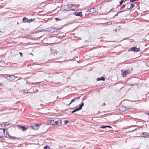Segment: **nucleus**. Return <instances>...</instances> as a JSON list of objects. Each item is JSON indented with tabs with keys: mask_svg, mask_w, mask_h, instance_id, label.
Returning <instances> with one entry per match:
<instances>
[{
	"mask_svg": "<svg viewBox=\"0 0 149 149\" xmlns=\"http://www.w3.org/2000/svg\"><path fill=\"white\" fill-rule=\"evenodd\" d=\"M146 114L148 115V116H149V113H146Z\"/></svg>",
	"mask_w": 149,
	"mask_h": 149,
	"instance_id": "obj_40",
	"label": "nucleus"
},
{
	"mask_svg": "<svg viewBox=\"0 0 149 149\" xmlns=\"http://www.w3.org/2000/svg\"><path fill=\"white\" fill-rule=\"evenodd\" d=\"M64 122L65 124H66L68 123L69 121L68 120H66L64 121Z\"/></svg>",
	"mask_w": 149,
	"mask_h": 149,
	"instance_id": "obj_28",
	"label": "nucleus"
},
{
	"mask_svg": "<svg viewBox=\"0 0 149 149\" xmlns=\"http://www.w3.org/2000/svg\"><path fill=\"white\" fill-rule=\"evenodd\" d=\"M142 135L144 137H148L149 136V133L143 132L142 133Z\"/></svg>",
	"mask_w": 149,
	"mask_h": 149,
	"instance_id": "obj_12",
	"label": "nucleus"
},
{
	"mask_svg": "<svg viewBox=\"0 0 149 149\" xmlns=\"http://www.w3.org/2000/svg\"><path fill=\"white\" fill-rule=\"evenodd\" d=\"M136 129H135L134 130H136Z\"/></svg>",
	"mask_w": 149,
	"mask_h": 149,
	"instance_id": "obj_44",
	"label": "nucleus"
},
{
	"mask_svg": "<svg viewBox=\"0 0 149 149\" xmlns=\"http://www.w3.org/2000/svg\"><path fill=\"white\" fill-rule=\"evenodd\" d=\"M91 10V9H89L88 10V11H89V12L91 13V10Z\"/></svg>",
	"mask_w": 149,
	"mask_h": 149,
	"instance_id": "obj_37",
	"label": "nucleus"
},
{
	"mask_svg": "<svg viewBox=\"0 0 149 149\" xmlns=\"http://www.w3.org/2000/svg\"><path fill=\"white\" fill-rule=\"evenodd\" d=\"M21 128L23 131L26 130L28 128L27 127L26 128L25 127L23 126H21Z\"/></svg>",
	"mask_w": 149,
	"mask_h": 149,
	"instance_id": "obj_20",
	"label": "nucleus"
},
{
	"mask_svg": "<svg viewBox=\"0 0 149 149\" xmlns=\"http://www.w3.org/2000/svg\"><path fill=\"white\" fill-rule=\"evenodd\" d=\"M44 148L46 149H52V148L51 149V148L49 146H47V145L46 146H45L44 147Z\"/></svg>",
	"mask_w": 149,
	"mask_h": 149,
	"instance_id": "obj_22",
	"label": "nucleus"
},
{
	"mask_svg": "<svg viewBox=\"0 0 149 149\" xmlns=\"http://www.w3.org/2000/svg\"><path fill=\"white\" fill-rule=\"evenodd\" d=\"M84 103L83 102V101H82L81 102V104L79 105V108L76 109H75L72 111L71 113H74L77 111L81 110L82 109V107L84 106Z\"/></svg>",
	"mask_w": 149,
	"mask_h": 149,
	"instance_id": "obj_3",
	"label": "nucleus"
},
{
	"mask_svg": "<svg viewBox=\"0 0 149 149\" xmlns=\"http://www.w3.org/2000/svg\"><path fill=\"white\" fill-rule=\"evenodd\" d=\"M70 5L71 6H73V7H74L75 6H76V5H74V4H71Z\"/></svg>",
	"mask_w": 149,
	"mask_h": 149,
	"instance_id": "obj_32",
	"label": "nucleus"
},
{
	"mask_svg": "<svg viewBox=\"0 0 149 149\" xmlns=\"http://www.w3.org/2000/svg\"><path fill=\"white\" fill-rule=\"evenodd\" d=\"M134 130H133L132 131H129V132H133V131H134Z\"/></svg>",
	"mask_w": 149,
	"mask_h": 149,
	"instance_id": "obj_38",
	"label": "nucleus"
},
{
	"mask_svg": "<svg viewBox=\"0 0 149 149\" xmlns=\"http://www.w3.org/2000/svg\"><path fill=\"white\" fill-rule=\"evenodd\" d=\"M123 2V0H122L120 2V6L121 5H122Z\"/></svg>",
	"mask_w": 149,
	"mask_h": 149,
	"instance_id": "obj_27",
	"label": "nucleus"
},
{
	"mask_svg": "<svg viewBox=\"0 0 149 149\" xmlns=\"http://www.w3.org/2000/svg\"><path fill=\"white\" fill-rule=\"evenodd\" d=\"M23 22H28V19L26 17H24L23 18Z\"/></svg>",
	"mask_w": 149,
	"mask_h": 149,
	"instance_id": "obj_16",
	"label": "nucleus"
},
{
	"mask_svg": "<svg viewBox=\"0 0 149 149\" xmlns=\"http://www.w3.org/2000/svg\"><path fill=\"white\" fill-rule=\"evenodd\" d=\"M61 28L58 29L57 28H54L53 27H51L49 28V32L51 33H53L57 32L58 30L60 29Z\"/></svg>",
	"mask_w": 149,
	"mask_h": 149,
	"instance_id": "obj_4",
	"label": "nucleus"
},
{
	"mask_svg": "<svg viewBox=\"0 0 149 149\" xmlns=\"http://www.w3.org/2000/svg\"><path fill=\"white\" fill-rule=\"evenodd\" d=\"M80 96L78 97L75 98H74L72 99V100L70 102L69 104V105H70L72 102H73L74 101L77 100H79L80 99Z\"/></svg>",
	"mask_w": 149,
	"mask_h": 149,
	"instance_id": "obj_8",
	"label": "nucleus"
},
{
	"mask_svg": "<svg viewBox=\"0 0 149 149\" xmlns=\"http://www.w3.org/2000/svg\"><path fill=\"white\" fill-rule=\"evenodd\" d=\"M1 77L2 80H4L5 81H6L7 80H8L10 81H12L14 80L15 78V76L13 75L8 76L6 77H4L3 75H2Z\"/></svg>",
	"mask_w": 149,
	"mask_h": 149,
	"instance_id": "obj_1",
	"label": "nucleus"
},
{
	"mask_svg": "<svg viewBox=\"0 0 149 149\" xmlns=\"http://www.w3.org/2000/svg\"><path fill=\"white\" fill-rule=\"evenodd\" d=\"M129 109L125 107L121 106L120 108V110L123 111L128 110Z\"/></svg>",
	"mask_w": 149,
	"mask_h": 149,
	"instance_id": "obj_7",
	"label": "nucleus"
},
{
	"mask_svg": "<svg viewBox=\"0 0 149 149\" xmlns=\"http://www.w3.org/2000/svg\"><path fill=\"white\" fill-rule=\"evenodd\" d=\"M10 124L8 122H5L3 123L2 124H1V125H3L4 127H6Z\"/></svg>",
	"mask_w": 149,
	"mask_h": 149,
	"instance_id": "obj_11",
	"label": "nucleus"
},
{
	"mask_svg": "<svg viewBox=\"0 0 149 149\" xmlns=\"http://www.w3.org/2000/svg\"><path fill=\"white\" fill-rule=\"evenodd\" d=\"M125 11V10H122V11H118V13H117V14H116L114 16V17H113V18L115 17L116 16H117L118 15V14L121 13H122V12H124Z\"/></svg>",
	"mask_w": 149,
	"mask_h": 149,
	"instance_id": "obj_19",
	"label": "nucleus"
},
{
	"mask_svg": "<svg viewBox=\"0 0 149 149\" xmlns=\"http://www.w3.org/2000/svg\"><path fill=\"white\" fill-rule=\"evenodd\" d=\"M69 10H68V11H69Z\"/></svg>",
	"mask_w": 149,
	"mask_h": 149,
	"instance_id": "obj_43",
	"label": "nucleus"
},
{
	"mask_svg": "<svg viewBox=\"0 0 149 149\" xmlns=\"http://www.w3.org/2000/svg\"><path fill=\"white\" fill-rule=\"evenodd\" d=\"M41 124H36L34 125H32L31 127L35 130H37Z\"/></svg>",
	"mask_w": 149,
	"mask_h": 149,
	"instance_id": "obj_5",
	"label": "nucleus"
},
{
	"mask_svg": "<svg viewBox=\"0 0 149 149\" xmlns=\"http://www.w3.org/2000/svg\"><path fill=\"white\" fill-rule=\"evenodd\" d=\"M45 31H49V28L46 29H45L44 30Z\"/></svg>",
	"mask_w": 149,
	"mask_h": 149,
	"instance_id": "obj_31",
	"label": "nucleus"
},
{
	"mask_svg": "<svg viewBox=\"0 0 149 149\" xmlns=\"http://www.w3.org/2000/svg\"><path fill=\"white\" fill-rule=\"evenodd\" d=\"M1 1H2L3 0H1Z\"/></svg>",
	"mask_w": 149,
	"mask_h": 149,
	"instance_id": "obj_45",
	"label": "nucleus"
},
{
	"mask_svg": "<svg viewBox=\"0 0 149 149\" xmlns=\"http://www.w3.org/2000/svg\"><path fill=\"white\" fill-rule=\"evenodd\" d=\"M1 130H3V133L4 134V135H1V137H6L8 138L9 137L10 139H14L15 138V137L12 136H11L9 134V133L7 131L6 132V134H5V129H3V128H1L0 129Z\"/></svg>",
	"mask_w": 149,
	"mask_h": 149,
	"instance_id": "obj_2",
	"label": "nucleus"
},
{
	"mask_svg": "<svg viewBox=\"0 0 149 149\" xmlns=\"http://www.w3.org/2000/svg\"><path fill=\"white\" fill-rule=\"evenodd\" d=\"M55 19L56 21H59L61 20V19H59L58 18H56Z\"/></svg>",
	"mask_w": 149,
	"mask_h": 149,
	"instance_id": "obj_29",
	"label": "nucleus"
},
{
	"mask_svg": "<svg viewBox=\"0 0 149 149\" xmlns=\"http://www.w3.org/2000/svg\"><path fill=\"white\" fill-rule=\"evenodd\" d=\"M91 13H95L96 10V8H92L91 9Z\"/></svg>",
	"mask_w": 149,
	"mask_h": 149,
	"instance_id": "obj_18",
	"label": "nucleus"
},
{
	"mask_svg": "<svg viewBox=\"0 0 149 149\" xmlns=\"http://www.w3.org/2000/svg\"><path fill=\"white\" fill-rule=\"evenodd\" d=\"M22 38H26V36H22V37H21Z\"/></svg>",
	"mask_w": 149,
	"mask_h": 149,
	"instance_id": "obj_35",
	"label": "nucleus"
},
{
	"mask_svg": "<svg viewBox=\"0 0 149 149\" xmlns=\"http://www.w3.org/2000/svg\"><path fill=\"white\" fill-rule=\"evenodd\" d=\"M138 0H130V2H133L135 1H137Z\"/></svg>",
	"mask_w": 149,
	"mask_h": 149,
	"instance_id": "obj_30",
	"label": "nucleus"
},
{
	"mask_svg": "<svg viewBox=\"0 0 149 149\" xmlns=\"http://www.w3.org/2000/svg\"><path fill=\"white\" fill-rule=\"evenodd\" d=\"M83 47H80V48H83Z\"/></svg>",
	"mask_w": 149,
	"mask_h": 149,
	"instance_id": "obj_41",
	"label": "nucleus"
},
{
	"mask_svg": "<svg viewBox=\"0 0 149 149\" xmlns=\"http://www.w3.org/2000/svg\"><path fill=\"white\" fill-rule=\"evenodd\" d=\"M135 6V5L133 3H131V6L130 8H128V9L129 10L132 9Z\"/></svg>",
	"mask_w": 149,
	"mask_h": 149,
	"instance_id": "obj_21",
	"label": "nucleus"
},
{
	"mask_svg": "<svg viewBox=\"0 0 149 149\" xmlns=\"http://www.w3.org/2000/svg\"><path fill=\"white\" fill-rule=\"evenodd\" d=\"M35 19H30L29 20H28V22L30 23L33 21H34Z\"/></svg>",
	"mask_w": 149,
	"mask_h": 149,
	"instance_id": "obj_24",
	"label": "nucleus"
},
{
	"mask_svg": "<svg viewBox=\"0 0 149 149\" xmlns=\"http://www.w3.org/2000/svg\"><path fill=\"white\" fill-rule=\"evenodd\" d=\"M54 120H51L49 121H47V125H54Z\"/></svg>",
	"mask_w": 149,
	"mask_h": 149,
	"instance_id": "obj_9",
	"label": "nucleus"
},
{
	"mask_svg": "<svg viewBox=\"0 0 149 149\" xmlns=\"http://www.w3.org/2000/svg\"><path fill=\"white\" fill-rule=\"evenodd\" d=\"M108 128L109 129H111L112 128V127L110 126H102L100 127V128Z\"/></svg>",
	"mask_w": 149,
	"mask_h": 149,
	"instance_id": "obj_13",
	"label": "nucleus"
},
{
	"mask_svg": "<svg viewBox=\"0 0 149 149\" xmlns=\"http://www.w3.org/2000/svg\"><path fill=\"white\" fill-rule=\"evenodd\" d=\"M58 125H61V123H62L61 121L60 120H58Z\"/></svg>",
	"mask_w": 149,
	"mask_h": 149,
	"instance_id": "obj_23",
	"label": "nucleus"
},
{
	"mask_svg": "<svg viewBox=\"0 0 149 149\" xmlns=\"http://www.w3.org/2000/svg\"><path fill=\"white\" fill-rule=\"evenodd\" d=\"M131 50L133 52H139L140 49V48H137L136 47H134L131 48Z\"/></svg>",
	"mask_w": 149,
	"mask_h": 149,
	"instance_id": "obj_6",
	"label": "nucleus"
},
{
	"mask_svg": "<svg viewBox=\"0 0 149 149\" xmlns=\"http://www.w3.org/2000/svg\"><path fill=\"white\" fill-rule=\"evenodd\" d=\"M97 81H100V80H102L103 81H104L105 80V78L104 77H98L97 79Z\"/></svg>",
	"mask_w": 149,
	"mask_h": 149,
	"instance_id": "obj_14",
	"label": "nucleus"
},
{
	"mask_svg": "<svg viewBox=\"0 0 149 149\" xmlns=\"http://www.w3.org/2000/svg\"><path fill=\"white\" fill-rule=\"evenodd\" d=\"M58 125V121H54V125Z\"/></svg>",
	"mask_w": 149,
	"mask_h": 149,
	"instance_id": "obj_26",
	"label": "nucleus"
},
{
	"mask_svg": "<svg viewBox=\"0 0 149 149\" xmlns=\"http://www.w3.org/2000/svg\"><path fill=\"white\" fill-rule=\"evenodd\" d=\"M112 24V22L111 21L109 22L104 24V25H111Z\"/></svg>",
	"mask_w": 149,
	"mask_h": 149,
	"instance_id": "obj_17",
	"label": "nucleus"
},
{
	"mask_svg": "<svg viewBox=\"0 0 149 149\" xmlns=\"http://www.w3.org/2000/svg\"><path fill=\"white\" fill-rule=\"evenodd\" d=\"M24 92L25 93H28V90H25L24 91Z\"/></svg>",
	"mask_w": 149,
	"mask_h": 149,
	"instance_id": "obj_33",
	"label": "nucleus"
},
{
	"mask_svg": "<svg viewBox=\"0 0 149 149\" xmlns=\"http://www.w3.org/2000/svg\"><path fill=\"white\" fill-rule=\"evenodd\" d=\"M72 10V11H75V9H74V10Z\"/></svg>",
	"mask_w": 149,
	"mask_h": 149,
	"instance_id": "obj_39",
	"label": "nucleus"
},
{
	"mask_svg": "<svg viewBox=\"0 0 149 149\" xmlns=\"http://www.w3.org/2000/svg\"><path fill=\"white\" fill-rule=\"evenodd\" d=\"M128 73V72H127L125 70L124 72H123V73H122V76L123 77H125L127 74V73Z\"/></svg>",
	"mask_w": 149,
	"mask_h": 149,
	"instance_id": "obj_15",
	"label": "nucleus"
},
{
	"mask_svg": "<svg viewBox=\"0 0 149 149\" xmlns=\"http://www.w3.org/2000/svg\"><path fill=\"white\" fill-rule=\"evenodd\" d=\"M40 32H42V31H45V30H41L40 31Z\"/></svg>",
	"mask_w": 149,
	"mask_h": 149,
	"instance_id": "obj_36",
	"label": "nucleus"
},
{
	"mask_svg": "<svg viewBox=\"0 0 149 149\" xmlns=\"http://www.w3.org/2000/svg\"><path fill=\"white\" fill-rule=\"evenodd\" d=\"M0 84H1V86L2 85V84L1 83Z\"/></svg>",
	"mask_w": 149,
	"mask_h": 149,
	"instance_id": "obj_42",
	"label": "nucleus"
},
{
	"mask_svg": "<svg viewBox=\"0 0 149 149\" xmlns=\"http://www.w3.org/2000/svg\"><path fill=\"white\" fill-rule=\"evenodd\" d=\"M19 53L21 56H22L23 54L22 52H19Z\"/></svg>",
	"mask_w": 149,
	"mask_h": 149,
	"instance_id": "obj_34",
	"label": "nucleus"
},
{
	"mask_svg": "<svg viewBox=\"0 0 149 149\" xmlns=\"http://www.w3.org/2000/svg\"><path fill=\"white\" fill-rule=\"evenodd\" d=\"M41 82H35L34 83H32L31 84L32 85H35L36 84H39Z\"/></svg>",
	"mask_w": 149,
	"mask_h": 149,
	"instance_id": "obj_25",
	"label": "nucleus"
},
{
	"mask_svg": "<svg viewBox=\"0 0 149 149\" xmlns=\"http://www.w3.org/2000/svg\"><path fill=\"white\" fill-rule=\"evenodd\" d=\"M74 15L77 16H82V14L81 12H75L74 13Z\"/></svg>",
	"mask_w": 149,
	"mask_h": 149,
	"instance_id": "obj_10",
	"label": "nucleus"
}]
</instances>
